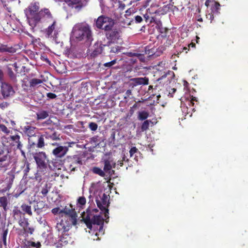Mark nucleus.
Instances as JSON below:
<instances>
[{"mask_svg":"<svg viewBox=\"0 0 248 248\" xmlns=\"http://www.w3.org/2000/svg\"><path fill=\"white\" fill-rule=\"evenodd\" d=\"M35 129L36 128L35 127L26 125L24 126V132L29 138H31V137H34V136L37 135L35 134Z\"/></svg>","mask_w":248,"mask_h":248,"instance_id":"19","label":"nucleus"},{"mask_svg":"<svg viewBox=\"0 0 248 248\" xmlns=\"http://www.w3.org/2000/svg\"><path fill=\"white\" fill-rule=\"evenodd\" d=\"M8 229H5V228H4V229H3V233L2 234V242H3V243L4 244V245L5 246H6L7 244H6V237H7V234H8Z\"/></svg>","mask_w":248,"mask_h":248,"instance_id":"36","label":"nucleus"},{"mask_svg":"<svg viewBox=\"0 0 248 248\" xmlns=\"http://www.w3.org/2000/svg\"><path fill=\"white\" fill-rule=\"evenodd\" d=\"M93 173L98 174L99 176L101 177H104L105 176V171L102 170L100 168L98 167H93Z\"/></svg>","mask_w":248,"mask_h":248,"instance_id":"33","label":"nucleus"},{"mask_svg":"<svg viewBox=\"0 0 248 248\" xmlns=\"http://www.w3.org/2000/svg\"><path fill=\"white\" fill-rule=\"evenodd\" d=\"M109 53L110 54H118L122 52L123 47L116 45H110L109 46Z\"/></svg>","mask_w":248,"mask_h":248,"instance_id":"22","label":"nucleus"},{"mask_svg":"<svg viewBox=\"0 0 248 248\" xmlns=\"http://www.w3.org/2000/svg\"><path fill=\"white\" fill-rule=\"evenodd\" d=\"M43 82V81L38 78H32L30 80V87L31 88H34L37 86L38 85L41 84Z\"/></svg>","mask_w":248,"mask_h":248,"instance_id":"29","label":"nucleus"},{"mask_svg":"<svg viewBox=\"0 0 248 248\" xmlns=\"http://www.w3.org/2000/svg\"><path fill=\"white\" fill-rule=\"evenodd\" d=\"M49 137L50 139H52L53 140H56L57 139H59V138L58 137L57 133L56 132H54L51 135H50Z\"/></svg>","mask_w":248,"mask_h":248,"instance_id":"54","label":"nucleus"},{"mask_svg":"<svg viewBox=\"0 0 248 248\" xmlns=\"http://www.w3.org/2000/svg\"><path fill=\"white\" fill-rule=\"evenodd\" d=\"M52 121L49 119L47 120L45 122H43L42 123V125L43 126L49 125H51L52 124Z\"/></svg>","mask_w":248,"mask_h":248,"instance_id":"52","label":"nucleus"},{"mask_svg":"<svg viewBox=\"0 0 248 248\" xmlns=\"http://www.w3.org/2000/svg\"><path fill=\"white\" fill-rule=\"evenodd\" d=\"M81 220L83 221L87 228L90 230L92 229L93 225L100 226L99 231L103 230L104 219L101 216H93L91 218L90 215L88 213L86 216L83 217Z\"/></svg>","mask_w":248,"mask_h":248,"instance_id":"5","label":"nucleus"},{"mask_svg":"<svg viewBox=\"0 0 248 248\" xmlns=\"http://www.w3.org/2000/svg\"><path fill=\"white\" fill-rule=\"evenodd\" d=\"M72 34L73 37L78 41H84L90 43L93 40L91 29L87 24H76L73 28Z\"/></svg>","mask_w":248,"mask_h":248,"instance_id":"1","label":"nucleus"},{"mask_svg":"<svg viewBox=\"0 0 248 248\" xmlns=\"http://www.w3.org/2000/svg\"><path fill=\"white\" fill-rule=\"evenodd\" d=\"M17 48L14 46H9L7 45H1L0 46V52H8L9 53H14L16 52Z\"/></svg>","mask_w":248,"mask_h":248,"instance_id":"18","label":"nucleus"},{"mask_svg":"<svg viewBox=\"0 0 248 248\" xmlns=\"http://www.w3.org/2000/svg\"><path fill=\"white\" fill-rule=\"evenodd\" d=\"M61 210H60V208L57 207L54 208L52 209V213L55 215L58 214V213H60V212Z\"/></svg>","mask_w":248,"mask_h":248,"instance_id":"55","label":"nucleus"},{"mask_svg":"<svg viewBox=\"0 0 248 248\" xmlns=\"http://www.w3.org/2000/svg\"><path fill=\"white\" fill-rule=\"evenodd\" d=\"M30 163L29 162H27L26 167L24 170V171L25 172V175H27V173L30 171Z\"/></svg>","mask_w":248,"mask_h":248,"instance_id":"57","label":"nucleus"},{"mask_svg":"<svg viewBox=\"0 0 248 248\" xmlns=\"http://www.w3.org/2000/svg\"><path fill=\"white\" fill-rule=\"evenodd\" d=\"M53 16L50 11L47 8H43L40 11H39L37 15H35V17H33L32 21H31L30 25L34 28L37 26V25L41 22L45 21L47 20L52 19Z\"/></svg>","mask_w":248,"mask_h":248,"instance_id":"4","label":"nucleus"},{"mask_svg":"<svg viewBox=\"0 0 248 248\" xmlns=\"http://www.w3.org/2000/svg\"><path fill=\"white\" fill-rule=\"evenodd\" d=\"M104 170L107 173H110V170L113 168H115L116 163L111 157H108V159L104 160Z\"/></svg>","mask_w":248,"mask_h":248,"instance_id":"15","label":"nucleus"},{"mask_svg":"<svg viewBox=\"0 0 248 248\" xmlns=\"http://www.w3.org/2000/svg\"><path fill=\"white\" fill-rule=\"evenodd\" d=\"M132 94V91L131 90H127L126 92H125V95H126V97H125V98H126V97H129L130 96V95Z\"/></svg>","mask_w":248,"mask_h":248,"instance_id":"61","label":"nucleus"},{"mask_svg":"<svg viewBox=\"0 0 248 248\" xmlns=\"http://www.w3.org/2000/svg\"><path fill=\"white\" fill-rule=\"evenodd\" d=\"M114 25L115 20L106 16L101 15L95 20L96 28L105 31L112 29Z\"/></svg>","mask_w":248,"mask_h":248,"instance_id":"2","label":"nucleus"},{"mask_svg":"<svg viewBox=\"0 0 248 248\" xmlns=\"http://www.w3.org/2000/svg\"><path fill=\"white\" fill-rule=\"evenodd\" d=\"M47 138L45 135H37L31 138H28L29 143L31 148H43L45 145L44 138Z\"/></svg>","mask_w":248,"mask_h":248,"instance_id":"7","label":"nucleus"},{"mask_svg":"<svg viewBox=\"0 0 248 248\" xmlns=\"http://www.w3.org/2000/svg\"><path fill=\"white\" fill-rule=\"evenodd\" d=\"M18 222L19 225L22 227L23 229L25 227H28V226L29 225V223L28 222L27 219L25 218V217L23 219L21 218L20 219H18Z\"/></svg>","mask_w":248,"mask_h":248,"instance_id":"32","label":"nucleus"},{"mask_svg":"<svg viewBox=\"0 0 248 248\" xmlns=\"http://www.w3.org/2000/svg\"><path fill=\"white\" fill-rule=\"evenodd\" d=\"M21 208L23 211L28 214L29 216H32V213L31 212V206L26 204H23Z\"/></svg>","mask_w":248,"mask_h":248,"instance_id":"30","label":"nucleus"},{"mask_svg":"<svg viewBox=\"0 0 248 248\" xmlns=\"http://www.w3.org/2000/svg\"><path fill=\"white\" fill-rule=\"evenodd\" d=\"M45 242L47 245L53 246L56 244L57 240L52 234L49 233L47 234Z\"/></svg>","mask_w":248,"mask_h":248,"instance_id":"25","label":"nucleus"},{"mask_svg":"<svg viewBox=\"0 0 248 248\" xmlns=\"http://www.w3.org/2000/svg\"><path fill=\"white\" fill-rule=\"evenodd\" d=\"M138 53H135V52H128L126 53V55L130 57H137Z\"/></svg>","mask_w":248,"mask_h":248,"instance_id":"56","label":"nucleus"},{"mask_svg":"<svg viewBox=\"0 0 248 248\" xmlns=\"http://www.w3.org/2000/svg\"><path fill=\"white\" fill-rule=\"evenodd\" d=\"M33 157L37 164L38 172H41L42 173L45 174L48 162V159L46 153L44 152L35 153L33 154Z\"/></svg>","mask_w":248,"mask_h":248,"instance_id":"3","label":"nucleus"},{"mask_svg":"<svg viewBox=\"0 0 248 248\" xmlns=\"http://www.w3.org/2000/svg\"><path fill=\"white\" fill-rule=\"evenodd\" d=\"M211 0H206L205 2V5L208 7L209 5H210V3H211Z\"/></svg>","mask_w":248,"mask_h":248,"instance_id":"64","label":"nucleus"},{"mask_svg":"<svg viewBox=\"0 0 248 248\" xmlns=\"http://www.w3.org/2000/svg\"><path fill=\"white\" fill-rule=\"evenodd\" d=\"M96 202L98 207L102 212H104L105 217L108 218L109 217L108 207L109 202H108V196L105 193L102 194V196H99V198H96Z\"/></svg>","mask_w":248,"mask_h":248,"instance_id":"6","label":"nucleus"},{"mask_svg":"<svg viewBox=\"0 0 248 248\" xmlns=\"http://www.w3.org/2000/svg\"><path fill=\"white\" fill-rule=\"evenodd\" d=\"M8 203V200L6 197L3 196L0 197V206L1 207L4 211H7L8 210L7 205Z\"/></svg>","mask_w":248,"mask_h":248,"instance_id":"27","label":"nucleus"},{"mask_svg":"<svg viewBox=\"0 0 248 248\" xmlns=\"http://www.w3.org/2000/svg\"><path fill=\"white\" fill-rule=\"evenodd\" d=\"M46 96L50 99H54L56 98L57 95L52 93H46Z\"/></svg>","mask_w":248,"mask_h":248,"instance_id":"51","label":"nucleus"},{"mask_svg":"<svg viewBox=\"0 0 248 248\" xmlns=\"http://www.w3.org/2000/svg\"><path fill=\"white\" fill-rule=\"evenodd\" d=\"M206 18L210 20V22L212 23L214 18V15L212 13L209 14L208 15H206Z\"/></svg>","mask_w":248,"mask_h":248,"instance_id":"53","label":"nucleus"},{"mask_svg":"<svg viewBox=\"0 0 248 248\" xmlns=\"http://www.w3.org/2000/svg\"><path fill=\"white\" fill-rule=\"evenodd\" d=\"M117 62V59H115L113 60H112L109 62L105 63L103 64V65L106 67H110L112 65H114Z\"/></svg>","mask_w":248,"mask_h":248,"instance_id":"41","label":"nucleus"},{"mask_svg":"<svg viewBox=\"0 0 248 248\" xmlns=\"http://www.w3.org/2000/svg\"><path fill=\"white\" fill-rule=\"evenodd\" d=\"M34 211L36 212V213L39 215L41 212L42 207H39V203H37L36 205L34 206Z\"/></svg>","mask_w":248,"mask_h":248,"instance_id":"46","label":"nucleus"},{"mask_svg":"<svg viewBox=\"0 0 248 248\" xmlns=\"http://www.w3.org/2000/svg\"><path fill=\"white\" fill-rule=\"evenodd\" d=\"M137 57L142 62L145 61V58L143 54L137 53Z\"/></svg>","mask_w":248,"mask_h":248,"instance_id":"48","label":"nucleus"},{"mask_svg":"<svg viewBox=\"0 0 248 248\" xmlns=\"http://www.w3.org/2000/svg\"><path fill=\"white\" fill-rule=\"evenodd\" d=\"M10 140L14 142L13 145L16 146L18 149H21L22 145L20 141V136L18 135L10 136Z\"/></svg>","mask_w":248,"mask_h":248,"instance_id":"23","label":"nucleus"},{"mask_svg":"<svg viewBox=\"0 0 248 248\" xmlns=\"http://www.w3.org/2000/svg\"><path fill=\"white\" fill-rule=\"evenodd\" d=\"M61 213H64V214L71 217L72 220L73 224L74 225H76L77 224V214L74 209H70L65 207L63 209H62L60 211V214Z\"/></svg>","mask_w":248,"mask_h":248,"instance_id":"13","label":"nucleus"},{"mask_svg":"<svg viewBox=\"0 0 248 248\" xmlns=\"http://www.w3.org/2000/svg\"><path fill=\"white\" fill-rule=\"evenodd\" d=\"M3 77V73L2 70L0 69V82H2Z\"/></svg>","mask_w":248,"mask_h":248,"instance_id":"62","label":"nucleus"},{"mask_svg":"<svg viewBox=\"0 0 248 248\" xmlns=\"http://www.w3.org/2000/svg\"><path fill=\"white\" fill-rule=\"evenodd\" d=\"M143 17L145 20V21L146 22H148V20L150 18V16H149V14L147 13V12L146 13H145V14L143 15Z\"/></svg>","mask_w":248,"mask_h":248,"instance_id":"60","label":"nucleus"},{"mask_svg":"<svg viewBox=\"0 0 248 248\" xmlns=\"http://www.w3.org/2000/svg\"><path fill=\"white\" fill-rule=\"evenodd\" d=\"M30 245L33 247H35L36 248H39L41 246V244L39 242H38L37 243L31 242Z\"/></svg>","mask_w":248,"mask_h":248,"instance_id":"50","label":"nucleus"},{"mask_svg":"<svg viewBox=\"0 0 248 248\" xmlns=\"http://www.w3.org/2000/svg\"><path fill=\"white\" fill-rule=\"evenodd\" d=\"M69 6L72 8L75 9L77 11H80L84 6L86 3L83 0H63Z\"/></svg>","mask_w":248,"mask_h":248,"instance_id":"10","label":"nucleus"},{"mask_svg":"<svg viewBox=\"0 0 248 248\" xmlns=\"http://www.w3.org/2000/svg\"><path fill=\"white\" fill-rule=\"evenodd\" d=\"M0 130L6 134H8L10 133V130L3 124H0Z\"/></svg>","mask_w":248,"mask_h":248,"instance_id":"42","label":"nucleus"},{"mask_svg":"<svg viewBox=\"0 0 248 248\" xmlns=\"http://www.w3.org/2000/svg\"><path fill=\"white\" fill-rule=\"evenodd\" d=\"M155 24H156V29L160 33H166L167 32L168 30V29L163 27L162 23L161 21H156Z\"/></svg>","mask_w":248,"mask_h":248,"instance_id":"26","label":"nucleus"},{"mask_svg":"<svg viewBox=\"0 0 248 248\" xmlns=\"http://www.w3.org/2000/svg\"><path fill=\"white\" fill-rule=\"evenodd\" d=\"M50 21H52V24L49 26L45 31L46 34L48 37H49L52 35L53 31L54 32V34L55 36H56L58 34V31H56L57 29V23L56 20L53 17L52 19H50Z\"/></svg>","mask_w":248,"mask_h":248,"instance_id":"14","label":"nucleus"},{"mask_svg":"<svg viewBox=\"0 0 248 248\" xmlns=\"http://www.w3.org/2000/svg\"><path fill=\"white\" fill-rule=\"evenodd\" d=\"M151 122V121L149 120L144 121L141 126V131L143 132L147 130L149 128L150 123Z\"/></svg>","mask_w":248,"mask_h":248,"instance_id":"35","label":"nucleus"},{"mask_svg":"<svg viewBox=\"0 0 248 248\" xmlns=\"http://www.w3.org/2000/svg\"><path fill=\"white\" fill-rule=\"evenodd\" d=\"M137 153L140 154V152L136 147H132L129 151L130 157H132L135 154Z\"/></svg>","mask_w":248,"mask_h":248,"instance_id":"40","label":"nucleus"},{"mask_svg":"<svg viewBox=\"0 0 248 248\" xmlns=\"http://www.w3.org/2000/svg\"><path fill=\"white\" fill-rule=\"evenodd\" d=\"M105 36L110 41H115L119 39L120 32L117 29L106 31Z\"/></svg>","mask_w":248,"mask_h":248,"instance_id":"11","label":"nucleus"},{"mask_svg":"<svg viewBox=\"0 0 248 248\" xmlns=\"http://www.w3.org/2000/svg\"><path fill=\"white\" fill-rule=\"evenodd\" d=\"M191 46L192 47H195V44H193V43H191L189 45H188V48L187 47H184L183 48V50H186V53L187 52V51H186L187 50H189V48L190 47V46Z\"/></svg>","mask_w":248,"mask_h":248,"instance_id":"58","label":"nucleus"},{"mask_svg":"<svg viewBox=\"0 0 248 248\" xmlns=\"http://www.w3.org/2000/svg\"><path fill=\"white\" fill-rule=\"evenodd\" d=\"M82 161L79 157H74L72 160V163L70 165L69 168L71 171H75L77 168L76 165H81Z\"/></svg>","mask_w":248,"mask_h":248,"instance_id":"21","label":"nucleus"},{"mask_svg":"<svg viewBox=\"0 0 248 248\" xmlns=\"http://www.w3.org/2000/svg\"><path fill=\"white\" fill-rule=\"evenodd\" d=\"M78 204L81 205H84L86 203V200L84 197H80L78 200Z\"/></svg>","mask_w":248,"mask_h":248,"instance_id":"43","label":"nucleus"},{"mask_svg":"<svg viewBox=\"0 0 248 248\" xmlns=\"http://www.w3.org/2000/svg\"><path fill=\"white\" fill-rule=\"evenodd\" d=\"M49 116V113L47 111L45 110H40L36 113V120H44Z\"/></svg>","mask_w":248,"mask_h":248,"instance_id":"20","label":"nucleus"},{"mask_svg":"<svg viewBox=\"0 0 248 248\" xmlns=\"http://www.w3.org/2000/svg\"><path fill=\"white\" fill-rule=\"evenodd\" d=\"M130 81L132 82L133 86L146 85L149 84V78L146 77L144 78H133L130 79Z\"/></svg>","mask_w":248,"mask_h":248,"instance_id":"17","label":"nucleus"},{"mask_svg":"<svg viewBox=\"0 0 248 248\" xmlns=\"http://www.w3.org/2000/svg\"><path fill=\"white\" fill-rule=\"evenodd\" d=\"M125 160V157H124L122 160H119L118 161V164L120 165V166H122L123 165V161Z\"/></svg>","mask_w":248,"mask_h":248,"instance_id":"63","label":"nucleus"},{"mask_svg":"<svg viewBox=\"0 0 248 248\" xmlns=\"http://www.w3.org/2000/svg\"><path fill=\"white\" fill-rule=\"evenodd\" d=\"M91 142L95 145H98L100 142V140L98 136H94L91 139Z\"/></svg>","mask_w":248,"mask_h":248,"instance_id":"37","label":"nucleus"},{"mask_svg":"<svg viewBox=\"0 0 248 248\" xmlns=\"http://www.w3.org/2000/svg\"><path fill=\"white\" fill-rule=\"evenodd\" d=\"M24 231L27 233H30L31 234H32L33 232L34 229L32 227H25L24 229Z\"/></svg>","mask_w":248,"mask_h":248,"instance_id":"44","label":"nucleus"},{"mask_svg":"<svg viewBox=\"0 0 248 248\" xmlns=\"http://www.w3.org/2000/svg\"><path fill=\"white\" fill-rule=\"evenodd\" d=\"M8 103L7 102H3L0 104V108L3 109L5 108H7L8 106Z\"/></svg>","mask_w":248,"mask_h":248,"instance_id":"59","label":"nucleus"},{"mask_svg":"<svg viewBox=\"0 0 248 248\" xmlns=\"http://www.w3.org/2000/svg\"><path fill=\"white\" fill-rule=\"evenodd\" d=\"M68 151V147L59 146L54 149L52 151L53 155L58 158L63 157Z\"/></svg>","mask_w":248,"mask_h":248,"instance_id":"12","label":"nucleus"},{"mask_svg":"<svg viewBox=\"0 0 248 248\" xmlns=\"http://www.w3.org/2000/svg\"><path fill=\"white\" fill-rule=\"evenodd\" d=\"M149 116L148 112L143 110L138 112V118L140 121H143L146 120Z\"/></svg>","mask_w":248,"mask_h":248,"instance_id":"28","label":"nucleus"},{"mask_svg":"<svg viewBox=\"0 0 248 248\" xmlns=\"http://www.w3.org/2000/svg\"><path fill=\"white\" fill-rule=\"evenodd\" d=\"M8 75L10 77V79L14 81H16V75L13 71L12 68H8Z\"/></svg>","mask_w":248,"mask_h":248,"instance_id":"38","label":"nucleus"},{"mask_svg":"<svg viewBox=\"0 0 248 248\" xmlns=\"http://www.w3.org/2000/svg\"><path fill=\"white\" fill-rule=\"evenodd\" d=\"M13 216L15 219L18 220L22 218V215L24 214L22 213V212L17 207H14V209L13 210Z\"/></svg>","mask_w":248,"mask_h":248,"instance_id":"24","label":"nucleus"},{"mask_svg":"<svg viewBox=\"0 0 248 248\" xmlns=\"http://www.w3.org/2000/svg\"><path fill=\"white\" fill-rule=\"evenodd\" d=\"M104 46H106V45H103L98 42L95 43L93 46V49L92 52L91 54V56L92 57L94 58L98 55L101 54Z\"/></svg>","mask_w":248,"mask_h":248,"instance_id":"16","label":"nucleus"},{"mask_svg":"<svg viewBox=\"0 0 248 248\" xmlns=\"http://www.w3.org/2000/svg\"><path fill=\"white\" fill-rule=\"evenodd\" d=\"M8 159V155H4L1 157H0V167H4L5 166L3 165V162L5 161Z\"/></svg>","mask_w":248,"mask_h":248,"instance_id":"45","label":"nucleus"},{"mask_svg":"<svg viewBox=\"0 0 248 248\" xmlns=\"http://www.w3.org/2000/svg\"><path fill=\"white\" fill-rule=\"evenodd\" d=\"M115 130L113 129L108 139V141L110 144H114L115 143Z\"/></svg>","mask_w":248,"mask_h":248,"instance_id":"34","label":"nucleus"},{"mask_svg":"<svg viewBox=\"0 0 248 248\" xmlns=\"http://www.w3.org/2000/svg\"><path fill=\"white\" fill-rule=\"evenodd\" d=\"M39 3L37 2H31L26 10V15L28 20L29 25L39 11Z\"/></svg>","mask_w":248,"mask_h":248,"instance_id":"8","label":"nucleus"},{"mask_svg":"<svg viewBox=\"0 0 248 248\" xmlns=\"http://www.w3.org/2000/svg\"><path fill=\"white\" fill-rule=\"evenodd\" d=\"M88 127L91 131H95L98 128V125L94 122H90L89 124Z\"/></svg>","mask_w":248,"mask_h":248,"instance_id":"39","label":"nucleus"},{"mask_svg":"<svg viewBox=\"0 0 248 248\" xmlns=\"http://www.w3.org/2000/svg\"><path fill=\"white\" fill-rule=\"evenodd\" d=\"M0 93L4 99H7L14 95L15 92L11 85L2 82L0 86Z\"/></svg>","mask_w":248,"mask_h":248,"instance_id":"9","label":"nucleus"},{"mask_svg":"<svg viewBox=\"0 0 248 248\" xmlns=\"http://www.w3.org/2000/svg\"><path fill=\"white\" fill-rule=\"evenodd\" d=\"M220 4L217 1H215L214 5L213 6V10L217 13H218L220 9Z\"/></svg>","mask_w":248,"mask_h":248,"instance_id":"47","label":"nucleus"},{"mask_svg":"<svg viewBox=\"0 0 248 248\" xmlns=\"http://www.w3.org/2000/svg\"><path fill=\"white\" fill-rule=\"evenodd\" d=\"M50 189V186H48L47 183H45L41 188V193L43 195V196L45 197L47 195Z\"/></svg>","mask_w":248,"mask_h":248,"instance_id":"31","label":"nucleus"},{"mask_svg":"<svg viewBox=\"0 0 248 248\" xmlns=\"http://www.w3.org/2000/svg\"><path fill=\"white\" fill-rule=\"evenodd\" d=\"M134 18L136 23H140L143 20L142 17L140 16H136Z\"/></svg>","mask_w":248,"mask_h":248,"instance_id":"49","label":"nucleus"}]
</instances>
